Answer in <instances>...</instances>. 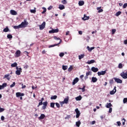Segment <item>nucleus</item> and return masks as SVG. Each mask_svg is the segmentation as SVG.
<instances>
[{
    "label": "nucleus",
    "mask_w": 127,
    "mask_h": 127,
    "mask_svg": "<svg viewBox=\"0 0 127 127\" xmlns=\"http://www.w3.org/2000/svg\"><path fill=\"white\" fill-rule=\"evenodd\" d=\"M27 25H28V22H27L26 20H24V21L22 22L20 24L21 28H25V27H27Z\"/></svg>",
    "instance_id": "nucleus-1"
},
{
    "label": "nucleus",
    "mask_w": 127,
    "mask_h": 127,
    "mask_svg": "<svg viewBox=\"0 0 127 127\" xmlns=\"http://www.w3.org/2000/svg\"><path fill=\"white\" fill-rule=\"evenodd\" d=\"M46 24V22H45V21H44L41 25H40V30H43V29H44L45 28Z\"/></svg>",
    "instance_id": "nucleus-2"
},
{
    "label": "nucleus",
    "mask_w": 127,
    "mask_h": 127,
    "mask_svg": "<svg viewBox=\"0 0 127 127\" xmlns=\"http://www.w3.org/2000/svg\"><path fill=\"white\" fill-rule=\"evenodd\" d=\"M120 76H121L123 79H127V71L126 73H125V72L121 73Z\"/></svg>",
    "instance_id": "nucleus-3"
},
{
    "label": "nucleus",
    "mask_w": 127,
    "mask_h": 127,
    "mask_svg": "<svg viewBox=\"0 0 127 127\" xmlns=\"http://www.w3.org/2000/svg\"><path fill=\"white\" fill-rule=\"evenodd\" d=\"M16 69H17V70L15 71L16 74L18 75H20L21 72H22V69H21V67L18 68V67L17 66L16 67Z\"/></svg>",
    "instance_id": "nucleus-4"
},
{
    "label": "nucleus",
    "mask_w": 127,
    "mask_h": 127,
    "mask_svg": "<svg viewBox=\"0 0 127 127\" xmlns=\"http://www.w3.org/2000/svg\"><path fill=\"white\" fill-rule=\"evenodd\" d=\"M114 80H115V82L117 83L118 84H122L123 83V80L120 78H117L116 77H114Z\"/></svg>",
    "instance_id": "nucleus-5"
},
{
    "label": "nucleus",
    "mask_w": 127,
    "mask_h": 127,
    "mask_svg": "<svg viewBox=\"0 0 127 127\" xmlns=\"http://www.w3.org/2000/svg\"><path fill=\"white\" fill-rule=\"evenodd\" d=\"M75 112L76 114V119H78V118H79V117H80V115H81V113H80V111H79V109H78V108H76L75 110Z\"/></svg>",
    "instance_id": "nucleus-6"
},
{
    "label": "nucleus",
    "mask_w": 127,
    "mask_h": 127,
    "mask_svg": "<svg viewBox=\"0 0 127 127\" xmlns=\"http://www.w3.org/2000/svg\"><path fill=\"white\" fill-rule=\"evenodd\" d=\"M58 32H59V29H52L49 31V33H57Z\"/></svg>",
    "instance_id": "nucleus-7"
},
{
    "label": "nucleus",
    "mask_w": 127,
    "mask_h": 127,
    "mask_svg": "<svg viewBox=\"0 0 127 127\" xmlns=\"http://www.w3.org/2000/svg\"><path fill=\"white\" fill-rule=\"evenodd\" d=\"M91 71H92V72H94V73H97V72L99 71V68H98L97 67L93 66L91 67Z\"/></svg>",
    "instance_id": "nucleus-8"
},
{
    "label": "nucleus",
    "mask_w": 127,
    "mask_h": 127,
    "mask_svg": "<svg viewBox=\"0 0 127 127\" xmlns=\"http://www.w3.org/2000/svg\"><path fill=\"white\" fill-rule=\"evenodd\" d=\"M116 92H117V87L115 86L114 89L110 91V95H115Z\"/></svg>",
    "instance_id": "nucleus-9"
},
{
    "label": "nucleus",
    "mask_w": 127,
    "mask_h": 127,
    "mask_svg": "<svg viewBox=\"0 0 127 127\" xmlns=\"http://www.w3.org/2000/svg\"><path fill=\"white\" fill-rule=\"evenodd\" d=\"M24 96V93H21L20 92H17L16 93V96L17 98H19V97H23Z\"/></svg>",
    "instance_id": "nucleus-10"
},
{
    "label": "nucleus",
    "mask_w": 127,
    "mask_h": 127,
    "mask_svg": "<svg viewBox=\"0 0 127 127\" xmlns=\"http://www.w3.org/2000/svg\"><path fill=\"white\" fill-rule=\"evenodd\" d=\"M107 72V70L101 71V72L98 71L97 74L98 76H101V75H105Z\"/></svg>",
    "instance_id": "nucleus-11"
},
{
    "label": "nucleus",
    "mask_w": 127,
    "mask_h": 127,
    "mask_svg": "<svg viewBox=\"0 0 127 127\" xmlns=\"http://www.w3.org/2000/svg\"><path fill=\"white\" fill-rule=\"evenodd\" d=\"M21 53V52H20V51L17 50L15 53V57H19L20 56Z\"/></svg>",
    "instance_id": "nucleus-12"
},
{
    "label": "nucleus",
    "mask_w": 127,
    "mask_h": 127,
    "mask_svg": "<svg viewBox=\"0 0 127 127\" xmlns=\"http://www.w3.org/2000/svg\"><path fill=\"white\" fill-rule=\"evenodd\" d=\"M79 82V78L76 77L74 79L73 82H72V85H75V84H77Z\"/></svg>",
    "instance_id": "nucleus-13"
},
{
    "label": "nucleus",
    "mask_w": 127,
    "mask_h": 127,
    "mask_svg": "<svg viewBox=\"0 0 127 127\" xmlns=\"http://www.w3.org/2000/svg\"><path fill=\"white\" fill-rule=\"evenodd\" d=\"M7 86V84L6 83H4L2 84V85H0V90H2L4 88H5Z\"/></svg>",
    "instance_id": "nucleus-14"
},
{
    "label": "nucleus",
    "mask_w": 127,
    "mask_h": 127,
    "mask_svg": "<svg viewBox=\"0 0 127 127\" xmlns=\"http://www.w3.org/2000/svg\"><path fill=\"white\" fill-rule=\"evenodd\" d=\"M10 12L12 15H17V12L14 10H11Z\"/></svg>",
    "instance_id": "nucleus-15"
},
{
    "label": "nucleus",
    "mask_w": 127,
    "mask_h": 127,
    "mask_svg": "<svg viewBox=\"0 0 127 127\" xmlns=\"http://www.w3.org/2000/svg\"><path fill=\"white\" fill-rule=\"evenodd\" d=\"M93 63H96V61H95L94 60H92L90 61H88L86 63V64H93Z\"/></svg>",
    "instance_id": "nucleus-16"
},
{
    "label": "nucleus",
    "mask_w": 127,
    "mask_h": 127,
    "mask_svg": "<svg viewBox=\"0 0 127 127\" xmlns=\"http://www.w3.org/2000/svg\"><path fill=\"white\" fill-rule=\"evenodd\" d=\"M61 42H62V40H61V41L59 42V43L58 44H55L54 45H50L49 46V48H51V47H54L55 46H58L59 45V44H61Z\"/></svg>",
    "instance_id": "nucleus-17"
},
{
    "label": "nucleus",
    "mask_w": 127,
    "mask_h": 127,
    "mask_svg": "<svg viewBox=\"0 0 127 127\" xmlns=\"http://www.w3.org/2000/svg\"><path fill=\"white\" fill-rule=\"evenodd\" d=\"M59 8L61 10H62L63 9H65V6H64V5H63V4H60L59 5Z\"/></svg>",
    "instance_id": "nucleus-18"
},
{
    "label": "nucleus",
    "mask_w": 127,
    "mask_h": 127,
    "mask_svg": "<svg viewBox=\"0 0 127 127\" xmlns=\"http://www.w3.org/2000/svg\"><path fill=\"white\" fill-rule=\"evenodd\" d=\"M90 19L89 16H87L86 14L84 15V17L82 18L83 20H88V19Z\"/></svg>",
    "instance_id": "nucleus-19"
},
{
    "label": "nucleus",
    "mask_w": 127,
    "mask_h": 127,
    "mask_svg": "<svg viewBox=\"0 0 127 127\" xmlns=\"http://www.w3.org/2000/svg\"><path fill=\"white\" fill-rule=\"evenodd\" d=\"M106 107L107 108V109H109L111 108V107H113V105H112L111 103H107L106 104Z\"/></svg>",
    "instance_id": "nucleus-20"
},
{
    "label": "nucleus",
    "mask_w": 127,
    "mask_h": 127,
    "mask_svg": "<svg viewBox=\"0 0 127 127\" xmlns=\"http://www.w3.org/2000/svg\"><path fill=\"white\" fill-rule=\"evenodd\" d=\"M84 4L85 2H84V1L83 0H80L78 2V4L79 6H82V5H84Z\"/></svg>",
    "instance_id": "nucleus-21"
},
{
    "label": "nucleus",
    "mask_w": 127,
    "mask_h": 127,
    "mask_svg": "<svg viewBox=\"0 0 127 127\" xmlns=\"http://www.w3.org/2000/svg\"><path fill=\"white\" fill-rule=\"evenodd\" d=\"M98 81V78L95 77H92V81L93 83H96Z\"/></svg>",
    "instance_id": "nucleus-22"
},
{
    "label": "nucleus",
    "mask_w": 127,
    "mask_h": 127,
    "mask_svg": "<svg viewBox=\"0 0 127 127\" xmlns=\"http://www.w3.org/2000/svg\"><path fill=\"white\" fill-rule=\"evenodd\" d=\"M87 49L88 50V51L91 52V51H92V50H93V49H95V47H93L90 48V47L87 46Z\"/></svg>",
    "instance_id": "nucleus-23"
},
{
    "label": "nucleus",
    "mask_w": 127,
    "mask_h": 127,
    "mask_svg": "<svg viewBox=\"0 0 127 127\" xmlns=\"http://www.w3.org/2000/svg\"><path fill=\"white\" fill-rule=\"evenodd\" d=\"M75 100L76 101H81V100H82V96L79 95V96L76 97Z\"/></svg>",
    "instance_id": "nucleus-24"
},
{
    "label": "nucleus",
    "mask_w": 127,
    "mask_h": 127,
    "mask_svg": "<svg viewBox=\"0 0 127 127\" xmlns=\"http://www.w3.org/2000/svg\"><path fill=\"white\" fill-rule=\"evenodd\" d=\"M68 101L69 99L68 98H65L64 100V102H62L63 104H68Z\"/></svg>",
    "instance_id": "nucleus-25"
},
{
    "label": "nucleus",
    "mask_w": 127,
    "mask_h": 127,
    "mask_svg": "<svg viewBox=\"0 0 127 127\" xmlns=\"http://www.w3.org/2000/svg\"><path fill=\"white\" fill-rule=\"evenodd\" d=\"M84 57H85V55L84 54L81 55H79L78 56V59L79 60H81V59H82V58H84Z\"/></svg>",
    "instance_id": "nucleus-26"
},
{
    "label": "nucleus",
    "mask_w": 127,
    "mask_h": 127,
    "mask_svg": "<svg viewBox=\"0 0 127 127\" xmlns=\"http://www.w3.org/2000/svg\"><path fill=\"white\" fill-rule=\"evenodd\" d=\"M4 78H5L8 80V81H9L10 80V78H9V74H6L4 75Z\"/></svg>",
    "instance_id": "nucleus-27"
},
{
    "label": "nucleus",
    "mask_w": 127,
    "mask_h": 127,
    "mask_svg": "<svg viewBox=\"0 0 127 127\" xmlns=\"http://www.w3.org/2000/svg\"><path fill=\"white\" fill-rule=\"evenodd\" d=\"M44 118H45V115L41 114L40 117H39V120H43V119H44Z\"/></svg>",
    "instance_id": "nucleus-28"
},
{
    "label": "nucleus",
    "mask_w": 127,
    "mask_h": 127,
    "mask_svg": "<svg viewBox=\"0 0 127 127\" xmlns=\"http://www.w3.org/2000/svg\"><path fill=\"white\" fill-rule=\"evenodd\" d=\"M3 32H8L9 31V29H8V27H6L3 30Z\"/></svg>",
    "instance_id": "nucleus-29"
},
{
    "label": "nucleus",
    "mask_w": 127,
    "mask_h": 127,
    "mask_svg": "<svg viewBox=\"0 0 127 127\" xmlns=\"http://www.w3.org/2000/svg\"><path fill=\"white\" fill-rule=\"evenodd\" d=\"M13 28L14 29H19V28H21V27L20 26V24L18 26H14Z\"/></svg>",
    "instance_id": "nucleus-30"
},
{
    "label": "nucleus",
    "mask_w": 127,
    "mask_h": 127,
    "mask_svg": "<svg viewBox=\"0 0 127 127\" xmlns=\"http://www.w3.org/2000/svg\"><path fill=\"white\" fill-rule=\"evenodd\" d=\"M30 12H31V13H36V8L35 7L34 9H31Z\"/></svg>",
    "instance_id": "nucleus-31"
},
{
    "label": "nucleus",
    "mask_w": 127,
    "mask_h": 127,
    "mask_svg": "<svg viewBox=\"0 0 127 127\" xmlns=\"http://www.w3.org/2000/svg\"><path fill=\"white\" fill-rule=\"evenodd\" d=\"M57 99V95H54L51 97V100H56Z\"/></svg>",
    "instance_id": "nucleus-32"
},
{
    "label": "nucleus",
    "mask_w": 127,
    "mask_h": 127,
    "mask_svg": "<svg viewBox=\"0 0 127 127\" xmlns=\"http://www.w3.org/2000/svg\"><path fill=\"white\" fill-rule=\"evenodd\" d=\"M81 125V122L80 121H78V122H76V127H80V125Z\"/></svg>",
    "instance_id": "nucleus-33"
},
{
    "label": "nucleus",
    "mask_w": 127,
    "mask_h": 127,
    "mask_svg": "<svg viewBox=\"0 0 127 127\" xmlns=\"http://www.w3.org/2000/svg\"><path fill=\"white\" fill-rule=\"evenodd\" d=\"M55 103H53V102L51 103V104H50L51 108H55Z\"/></svg>",
    "instance_id": "nucleus-34"
},
{
    "label": "nucleus",
    "mask_w": 127,
    "mask_h": 127,
    "mask_svg": "<svg viewBox=\"0 0 127 127\" xmlns=\"http://www.w3.org/2000/svg\"><path fill=\"white\" fill-rule=\"evenodd\" d=\"M73 70V66L70 65L69 67L68 68V72H71Z\"/></svg>",
    "instance_id": "nucleus-35"
},
{
    "label": "nucleus",
    "mask_w": 127,
    "mask_h": 127,
    "mask_svg": "<svg viewBox=\"0 0 127 127\" xmlns=\"http://www.w3.org/2000/svg\"><path fill=\"white\" fill-rule=\"evenodd\" d=\"M54 39H55V40H60V41H61V39H60V38H58L57 36H54Z\"/></svg>",
    "instance_id": "nucleus-36"
},
{
    "label": "nucleus",
    "mask_w": 127,
    "mask_h": 127,
    "mask_svg": "<svg viewBox=\"0 0 127 127\" xmlns=\"http://www.w3.org/2000/svg\"><path fill=\"white\" fill-rule=\"evenodd\" d=\"M86 88V86L84 85L83 86V88H79V90H82V92H85V88Z\"/></svg>",
    "instance_id": "nucleus-37"
},
{
    "label": "nucleus",
    "mask_w": 127,
    "mask_h": 127,
    "mask_svg": "<svg viewBox=\"0 0 127 127\" xmlns=\"http://www.w3.org/2000/svg\"><path fill=\"white\" fill-rule=\"evenodd\" d=\"M11 66L12 67H16V66H17V63H14L13 64H11Z\"/></svg>",
    "instance_id": "nucleus-38"
},
{
    "label": "nucleus",
    "mask_w": 127,
    "mask_h": 127,
    "mask_svg": "<svg viewBox=\"0 0 127 127\" xmlns=\"http://www.w3.org/2000/svg\"><path fill=\"white\" fill-rule=\"evenodd\" d=\"M63 69L65 71V70H67L68 69V66L67 65H63Z\"/></svg>",
    "instance_id": "nucleus-39"
},
{
    "label": "nucleus",
    "mask_w": 127,
    "mask_h": 127,
    "mask_svg": "<svg viewBox=\"0 0 127 127\" xmlns=\"http://www.w3.org/2000/svg\"><path fill=\"white\" fill-rule=\"evenodd\" d=\"M43 9H44V10L42 12V14H44V13H45V12H46V10H47V9H46V8H45V7H43Z\"/></svg>",
    "instance_id": "nucleus-40"
},
{
    "label": "nucleus",
    "mask_w": 127,
    "mask_h": 127,
    "mask_svg": "<svg viewBox=\"0 0 127 127\" xmlns=\"http://www.w3.org/2000/svg\"><path fill=\"white\" fill-rule=\"evenodd\" d=\"M89 75H92V71H88L86 73V76H89Z\"/></svg>",
    "instance_id": "nucleus-41"
},
{
    "label": "nucleus",
    "mask_w": 127,
    "mask_h": 127,
    "mask_svg": "<svg viewBox=\"0 0 127 127\" xmlns=\"http://www.w3.org/2000/svg\"><path fill=\"white\" fill-rule=\"evenodd\" d=\"M109 83H110V85H113V84H114V78L112 79H110L109 80Z\"/></svg>",
    "instance_id": "nucleus-42"
},
{
    "label": "nucleus",
    "mask_w": 127,
    "mask_h": 127,
    "mask_svg": "<svg viewBox=\"0 0 127 127\" xmlns=\"http://www.w3.org/2000/svg\"><path fill=\"white\" fill-rule=\"evenodd\" d=\"M7 37L8 38V39H11V38H12V35L11 34H8Z\"/></svg>",
    "instance_id": "nucleus-43"
},
{
    "label": "nucleus",
    "mask_w": 127,
    "mask_h": 127,
    "mask_svg": "<svg viewBox=\"0 0 127 127\" xmlns=\"http://www.w3.org/2000/svg\"><path fill=\"white\" fill-rule=\"evenodd\" d=\"M118 68H119V69H122L123 64L122 63L119 64L118 65Z\"/></svg>",
    "instance_id": "nucleus-44"
},
{
    "label": "nucleus",
    "mask_w": 127,
    "mask_h": 127,
    "mask_svg": "<svg viewBox=\"0 0 127 127\" xmlns=\"http://www.w3.org/2000/svg\"><path fill=\"white\" fill-rule=\"evenodd\" d=\"M48 104V102L47 101L44 102L43 103L44 106L47 107V105Z\"/></svg>",
    "instance_id": "nucleus-45"
},
{
    "label": "nucleus",
    "mask_w": 127,
    "mask_h": 127,
    "mask_svg": "<svg viewBox=\"0 0 127 127\" xmlns=\"http://www.w3.org/2000/svg\"><path fill=\"white\" fill-rule=\"evenodd\" d=\"M121 13H122V12H121V11H119L116 13V16H119V15H120L121 14Z\"/></svg>",
    "instance_id": "nucleus-46"
},
{
    "label": "nucleus",
    "mask_w": 127,
    "mask_h": 127,
    "mask_svg": "<svg viewBox=\"0 0 127 127\" xmlns=\"http://www.w3.org/2000/svg\"><path fill=\"white\" fill-rule=\"evenodd\" d=\"M15 86V82H13V83L10 85V88H13Z\"/></svg>",
    "instance_id": "nucleus-47"
},
{
    "label": "nucleus",
    "mask_w": 127,
    "mask_h": 127,
    "mask_svg": "<svg viewBox=\"0 0 127 127\" xmlns=\"http://www.w3.org/2000/svg\"><path fill=\"white\" fill-rule=\"evenodd\" d=\"M123 103L124 104H126V103H127V98H125L123 99Z\"/></svg>",
    "instance_id": "nucleus-48"
},
{
    "label": "nucleus",
    "mask_w": 127,
    "mask_h": 127,
    "mask_svg": "<svg viewBox=\"0 0 127 127\" xmlns=\"http://www.w3.org/2000/svg\"><path fill=\"white\" fill-rule=\"evenodd\" d=\"M64 53H60L59 54L60 57H63V56H64Z\"/></svg>",
    "instance_id": "nucleus-49"
},
{
    "label": "nucleus",
    "mask_w": 127,
    "mask_h": 127,
    "mask_svg": "<svg viewBox=\"0 0 127 127\" xmlns=\"http://www.w3.org/2000/svg\"><path fill=\"white\" fill-rule=\"evenodd\" d=\"M112 34H115V33L117 31V30H116V29H112Z\"/></svg>",
    "instance_id": "nucleus-50"
},
{
    "label": "nucleus",
    "mask_w": 127,
    "mask_h": 127,
    "mask_svg": "<svg viewBox=\"0 0 127 127\" xmlns=\"http://www.w3.org/2000/svg\"><path fill=\"white\" fill-rule=\"evenodd\" d=\"M62 3H63V4H66L67 3V1L66 0H62Z\"/></svg>",
    "instance_id": "nucleus-51"
},
{
    "label": "nucleus",
    "mask_w": 127,
    "mask_h": 127,
    "mask_svg": "<svg viewBox=\"0 0 127 127\" xmlns=\"http://www.w3.org/2000/svg\"><path fill=\"white\" fill-rule=\"evenodd\" d=\"M52 8H53V6L51 5V6H50L48 8V10H51V9H52Z\"/></svg>",
    "instance_id": "nucleus-52"
},
{
    "label": "nucleus",
    "mask_w": 127,
    "mask_h": 127,
    "mask_svg": "<svg viewBox=\"0 0 127 127\" xmlns=\"http://www.w3.org/2000/svg\"><path fill=\"white\" fill-rule=\"evenodd\" d=\"M127 6V3H125L123 5V8H126Z\"/></svg>",
    "instance_id": "nucleus-53"
},
{
    "label": "nucleus",
    "mask_w": 127,
    "mask_h": 127,
    "mask_svg": "<svg viewBox=\"0 0 127 127\" xmlns=\"http://www.w3.org/2000/svg\"><path fill=\"white\" fill-rule=\"evenodd\" d=\"M42 105H43V102H42V101H40L38 105V107H39V106H42Z\"/></svg>",
    "instance_id": "nucleus-54"
},
{
    "label": "nucleus",
    "mask_w": 127,
    "mask_h": 127,
    "mask_svg": "<svg viewBox=\"0 0 127 127\" xmlns=\"http://www.w3.org/2000/svg\"><path fill=\"white\" fill-rule=\"evenodd\" d=\"M4 111V109L1 108L0 107V113H2V112H3Z\"/></svg>",
    "instance_id": "nucleus-55"
},
{
    "label": "nucleus",
    "mask_w": 127,
    "mask_h": 127,
    "mask_svg": "<svg viewBox=\"0 0 127 127\" xmlns=\"http://www.w3.org/2000/svg\"><path fill=\"white\" fill-rule=\"evenodd\" d=\"M21 85H22V89H25V88H26V85H23V83H22Z\"/></svg>",
    "instance_id": "nucleus-56"
},
{
    "label": "nucleus",
    "mask_w": 127,
    "mask_h": 127,
    "mask_svg": "<svg viewBox=\"0 0 127 127\" xmlns=\"http://www.w3.org/2000/svg\"><path fill=\"white\" fill-rule=\"evenodd\" d=\"M56 105L58 108H60V104H59V103H56Z\"/></svg>",
    "instance_id": "nucleus-57"
},
{
    "label": "nucleus",
    "mask_w": 127,
    "mask_h": 127,
    "mask_svg": "<svg viewBox=\"0 0 127 127\" xmlns=\"http://www.w3.org/2000/svg\"><path fill=\"white\" fill-rule=\"evenodd\" d=\"M103 11H104V10H103V9H100L98 10V12L100 13L101 12H103Z\"/></svg>",
    "instance_id": "nucleus-58"
},
{
    "label": "nucleus",
    "mask_w": 127,
    "mask_h": 127,
    "mask_svg": "<svg viewBox=\"0 0 127 127\" xmlns=\"http://www.w3.org/2000/svg\"><path fill=\"white\" fill-rule=\"evenodd\" d=\"M112 112H113V109L110 107V108H109V113H112Z\"/></svg>",
    "instance_id": "nucleus-59"
},
{
    "label": "nucleus",
    "mask_w": 127,
    "mask_h": 127,
    "mask_svg": "<svg viewBox=\"0 0 127 127\" xmlns=\"http://www.w3.org/2000/svg\"><path fill=\"white\" fill-rule=\"evenodd\" d=\"M117 124L119 127H120V126L122 125V123H121V122H117Z\"/></svg>",
    "instance_id": "nucleus-60"
},
{
    "label": "nucleus",
    "mask_w": 127,
    "mask_h": 127,
    "mask_svg": "<svg viewBox=\"0 0 127 127\" xmlns=\"http://www.w3.org/2000/svg\"><path fill=\"white\" fill-rule=\"evenodd\" d=\"M4 119H5V118H4V116H2L1 117V121H4Z\"/></svg>",
    "instance_id": "nucleus-61"
},
{
    "label": "nucleus",
    "mask_w": 127,
    "mask_h": 127,
    "mask_svg": "<svg viewBox=\"0 0 127 127\" xmlns=\"http://www.w3.org/2000/svg\"><path fill=\"white\" fill-rule=\"evenodd\" d=\"M24 69H27L28 68V65L26 64L24 66Z\"/></svg>",
    "instance_id": "nucleus-62"
},
{
    "label": "nucleus",
    "mask_w": 127,
    "mask_h": 127,
    "mask_svg": "<svg viewBox=\"0 0 127 127\" xmlns=\"http://www.w3.org/2000/svg\"><path fill=\"white\" fill-rule=\"evenodd\" d=\"M95 124H96L95 121H93L91 122V125H95Z\"/></svg>",
    "instance_id": "nucleus-63"
},
{
    "label": "nucleus",
    "mask_w": 127,
    "mask_h": 127,
    "mask_svg": "<svg viewBox=\"0 0 127 127\" xmlns=\"http://www.w3.org/2000/svg\"><path fill=\"white\" fill-rule=\"evenodd\" d=\"M124 44H125L126 45H127V40H124Z\"/></svg>",
    "instance_id": "nucleus-64"
}]
</instances>
